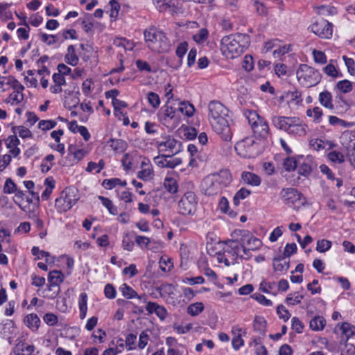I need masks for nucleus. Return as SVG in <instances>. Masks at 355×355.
Wrapping results in <instances>:
<instances>
[{
	"label": "nucleus",
	"instance_id": "680f3d73",
	"mask_svg": "<svg viewBox=\"0 0 355 355\" xmlns=\"http://www.w3.org/2000/svg\"><path fill=\"white\" fill-rule=\"evenodd\" d=\"M277 313L280 319H282L284 322H286L288 320V319L291 317V313L289 311L286 309V307L280 304L277 308Z\"/></svg>",
	"mask_w": 355,
	"mask_h": 355
},
{
	"label": "nucleus",
	"instance_id": "473e14b6",
	"mask_svg": "<svg viewBox=\"0 0 355 355\" xmlns=\"http://www.w3.org/2000/svg\"><path fill=\"white\" fill-rule=\"evenodd\" d=\"M253 328L255 331L264 334L266 329V321L264 318L257 315L253 320Z\"/></svg>",
	"mask_w": 355,
	"mask_h": 355
},
{
	"label": "nucleus",
	"instance_id": "a19ab883",
	"mask_svg": "<svg viewBox=\"0 0 355 355\" xmlns=\"http://www.w3.org/2000/svg\"><path fill=\"white\" fill-rule=\"evenodd\" d=\"M327 158L335 164H343L345 162L344 155L339 151L333 150L327 154Z\"/></svg>",
	"mask_w": 355,
	"mask_h": 355
},
{
	"label": "nucleus",
	"instance_id": "a211bd4d",
	"mask_svg": "<svg viewBox=\"0 0 355 355\" xmlns=\"http://www.w3.org/2000/svg\"><path fill=\"white\" fill-rule=\"evenodd\" d=\"M210 175L218 182V184L223 189L227 187L232 182V175L228 170H220L218 173L210 174Z\"/></svg>",
	"mask_w": 355,
	"mask_h": 355
},
{
	"label": "nucleus",
	"instance_id": "e2e57ef3",
	"mask_svg": "<svg viewBox=\"0 0 355 355\" xmlns=\"http://www.w3.org/2000/svg\"><path fill=\"white\" fill-rule=\"evenodd\" d=\"M223 252L225 253V255L228 257L230 259L232 260L233 263L235 264L237 263V259L239 258L240 254L234 253L232 249H230V248L227 245H225L223 247Z\"/></svg>",
	"mask_w": 355,
	"mask_h": 355
},
{
	"label": "nucleus",
	"instance_id": "37998d69",
	"mask_svg": "<svg viewBox=\"0 0 355 355\" xmlns=\"http://www.w3.org/2000/svg\"><path fill=\"white\" fill-rule=\"evenodd\" d=\"M13 133L16 135L18 133L19 136L23 139L32 137V133L27 128L24 126H14L12 128Z\"/></svg>",
	"mask_w": 355,
	"mask_h": 355
},
{
	"label": "nucleus",
	"instance_id": "864d4df0",
	"mask_svg": "<svg viewBox=\"0 0 355 355\" xmlns=\"http://www.w3.org/2000/svg\"><path fill=\"white\" fill-rule=\"evenodd\" d=\"M17 189V185L12 180L11 178H7L4 186H3V193L6 194H11L14 193Z\"/></svg>",
	"mask_w": 355,
	"mask_h": 355
},
{
	"label": "nucleus",
	"instance_id": "393cba45",
	"mask_svg": "<svg viewBox=\"0 0 355 355\" xmlns=\"http://www.w3.org/2000/svg\"><path fill=\"white\" fill-rule=\"evenodd\" d=\"M64 60L66 62L71 66L78 64L79 58L76 53L75 46L69 45L67 48V53L65 55Z\"/></svg>",
	"mask_w": 355,
	"mask_h": 355
},
{
	"label": "nucleus",
	"instance_id": "052dcab7",
	"mask_svg": "<svg viewBox=\"0 0 355 355\" xmlns=\"http://www.w3.org/2000/svg\"><path fill=\"white\" fill-rule=\"evenodd\" d=\"M6 84L11 86L13 89H24V87L13 76L6 77Z\"/></svg>",
	"mask_w": 355,
	"mask_h": 355
},
{
	"label": "nucleus",
	"instance_id": "8fccbe9b",
	"mask_svg": "<svg viewBox=\"0 0 355 355\" xmlns=\"http://www.w3.org/2000/svg\"><path fill=\"white\" fill-rule=\"evenodd\" d=\"M332 245V243L331 241L327 239H320L317 242V245L315 250L321 253H324L328 251Z\"/></svg>",
	"mask_w": 355,
	"mask_h": 355
},
{
	"label": "nucleus",
	"instance_id": "e433bc0d",
	"mask_svg": "<svg viewBox=\"0 0 355 355\" xmlns=\"http://www.w3.org/2000/svg\"><path fill=\"white\" fill-rule=\"evenodd\" d=\"M306 115L313 118V122L318 123L321 121L323 115L322 110L319 107H315L313 109L306 110Z\"/></svg>",
	"mask_w": 355,
	"mask_h": 355
},
{
	"label": "nucleus",
	"instance_id": "58836bf2",
	"mask_svg": "<svg viewBox=\"0 0 355 355\" xmlns=\"http://www.w3.org/2000/svg\"><path fill=\"white\" fill-rule=\"evenodd\" d=\"M251 191L245 188L240 189L234 195L233 198V203L235 206H238L240 204L241 200L245 199Z\"/></svg>",
	"mask_w": 355,
	"mask_h": 355
},
{
	"label": "nucleus",
	"instance_id": "bf43d9fd",
	"mask_svg": "<svg viewBox=\"0 0 355 355\" xmlns=\"http://www.w3.org/2000/svg\"><path fill=\"white\" fill-rule=\"evenodd\" d=\"M208 37V31L206 28H201L193 35V38L197 43H203Z\"/></svg>",
	"mask_w": 355,
	"mask_h": 355
},
{
	"label": "nucleus",
	"instance_id": "3c124183",
	"mask_svg": "<svg viewBox=\"0 0 355 355\" xmlns=\"http://www.w3.org/2000/svg\"><path fill=\"white\" fill-rule=\"evenodd\" d=\"M340 329L342 330L343 334L346 336L347 339L355 335V326L348 322H343L341 325Z\"/></svg>",
	"mask_w": 355,
	"mask_h": 355
},
{
	"label": "nucleus",
	"instance_id": "13d9d810",
	"mask_svg": "<svg viewBox=\"0 0 355 355\" xmlns=\"http://www.w3.org/2000/svg\"><path fill=\"white\" fill-rule=\"evenodd\" d=\"M323 71L329 76L332 78H338L342 76V74L338 72L335 66L332 64H329L323 68Z\"/></svg>",
	"mask_w": 355,
	"mask_h": 355
},
{
	"label": "nucleus",
	"instance_id": "6ab92c4d",
	"mask_svg": "<svg viewBox=\"0 0 355 355\" xmlns=\"http://www.w3.org/2000/svg\"><path fill=\"white\" fill-rule=\"evenodd\" d=\"M241 179L245 184L252 187H258L261 182V179L259 175L249 171H243L241 173Z\"/></svg>",
	"mask_w": 355,
	"mask_h": 355
},
{
	"label": "nucleus",
	"instance_id": "72a5a7b5",
	"mask_svg": "<svg viewBox=\"0 0 355 355\" xmlns=\"http://www.w3.org/2000/svg\"><path fill=\"white\" fill-rule=\"evenodd\" d=\"M326 324V320L323 317L315 316L309 322L310 328L313 331L322 330Z\"/></svg>",
	"mask_w": 355,
	"mask_h": 355
},
{
	"label": "nucleus",
	"instance_id": "c03bdc74",
	"mask_svg": "<svg viewBox=\"0 0 355 355\" xmlns=\"http://www.w3.org/2000/svg\"><path fill=\"white\" fill-rule=\"evenodd\" d=\"M318 14L321 15H332L336 13V9L330 6L322 5L315 8Z\"/></svg>",
	"mask_w": 355,
	"mask_h": 355
},
{
	"label": "nucleus",
	"instance_id": "603ef678",
	"mask_svg": "<svg viewBox=\"0 0 355 355\" xmlns=\"http://www.w3.org/2000/svg\"><path fill=\"white\" fill-rule=\"evenodd\" d=\"M40 38L43 42L49 46L53 45L60 40L59 35H48L46 33H41Z\"/></svg>",
	"mask_w": 355,
	"mask_h": 355
},
{
	"label": "nucleus",
	"instance_id": "5701e85b",
	"mask_svg": "<svg viewBox=\"0 0 355 355\" xmlns=\"http://www.w3.org/2000/svg\"><path fill=\"white\" fill-rule=\"evenodd\" d=\"M224 244L229 246L230 249H232L234 253L241 254V247L239 236L238 235V238L234 236V231L231 234V239L224 241Z\"/></svg>",
	"mask_w": 355,
	"mask_h": 355
},
{
	"label": "nucleus",
	"instance_id": "c85d7f7f",
	"mask_svg": "<svg viewBox=\"0 0 355 355\" xmlns=\"http://www.w3.org/2000/svg\"><path fill=\"white\" fill-rule=\"evenodd\" d=\"M23 90L14 89L8 98L5 100L6 103H10L11 105H17L21 103L24 99Z\"/></svg>",
	"mask_w": 355,
	"mask_h": 355
},
{
	"label": "nucleus",
	"instance_id": "f257e3e1",
	"mask_svg": "<svg viewBox=\"0 0 355 355\" xmlns=\"http://www.w3.org/2000/svg\"><path fill=\"white\" fill-rule=\"evenodd\" d=\"M209 121L213 130L225 141L232 139V133L230 128L227 116L228 110L221 103L216 101H211L208 105Z\"/></svg>",
	"mask_w": 355,
	"mask_h": 355
},
{
	"label": "nucleus",
	"instance_id": "4c0bfd02",
	"mask_svg": "<svg viewBox=\"0 0 355 355\" xmlns=\"http://www.w3.org/2000/svg\"><path fill=\"white\" fill-rule=\"evenodd\" d=\"M178 113L181 112L182 114H185L187 116H192L193 115L195 108L194 106L189 103V102H182L180 105L178 110Z\"/></svg>",
	"mask_w": 355,
	"mask_h": 355
},
{
	"label": "nucleus",
	"instance_id": "1a4fd4ad",
	"mask_svg": "<svg viewBox=\"0 0 355 355\" xmlns=\"http://www.w3.org/2000/svg\"><path fill=\"white\" fill-rule=\"evenodd\" d=\"M155 145L160 153L175 155L181 150V142L173 136L163 134L155 140Z\"/></svg>",
	"mask_w": 355,
	"mask_h": 355
},
{
	"label": "nucleus",
	"instance_id": "ea45409f",
	"mask_svg": "<svg viewBox=\"0 0 355 355\" xmlns=\"http://www.w3.org/2000/svg\"><path fill=\"white\" fill-rule=\"evenodd\" d=\"M69 153L73 155L77 162L80 161L86 155L87 152L83 149H78L73 145H69L68 147Z\"/></svg>",
	"mask_w": 355,
	"mask_h": 355
},
{
	"label": "nucleus",
	"instance_id": "f704fd0d",
	"mask_svg": "<svg viewBox=\"0 0 355 355\" xmlns=\"http://www.w3.org/2000/svg\"><path fill=\"white\" fill-rule=\"evenodd\" d=\"M44 184L46 186V189L42 192L41 197L43 200H47L55 187V181L53 178L49 177L44 180Z\"/></svg>",
	"mask_w": 355,
	"mask_h": 355
},
{
	"label": "nucleus",
	"instance_id": "aec40b11",
	"mask_svg": "<svg viewBox=\"0 0 355 355\" xmlns=\"http://www.w3.org/2000/svg\"><path fill=\"white\" fill-rule=\"evenodd\" d=\"M6 147L10 149V153L14 157H17L20 153V149L18 148L20 141L15 135L9 136L6 140Z\"/></svg>",
	"mask_w": 355,
	"mask_h": 355
},
{
	"label": "nucleus",
	"instance_id": "2f4dec72",
	"mask_svg": "<svg viewBox=\"0 0 355 355\" xmlns=\"http://www.w3.org/2000/svg\"><path fill=\"white\" fill-rule=\"evenodd\" d=\"M102 185L106 189H112L117 185L125 187L127 185V182L125 180H121L119 178H114L104 180Z\"/></svg>",
	"mask_w": 355,
	"mask_h": 355
},
{
	"label": "nucleus",
	"instance_id": "4be33fe9",
	"mask_svg": "<svg viewBox=\"0 0 355 355\" xmlns=\"http://www.w3.org/2000/svg\"><path fill=\"white\" fill-rule=\"evenodd\" d=\"M119 290L122 293V295L127 299H132L137 297L139 300H143L144 302H146V295L143 296L138 295L137 292L127 284H123L119 288Z\"/></svg>",
	"mask_w": 355,
	"mask_h": 355
},
{
	"label": "nucleus",
	"instance_id": "0e129e2a",
	"mask_svg": "<svg viewBox=\"0 0 355 355\" xmlns=\"http://www.w3.org/2000/svg\"><path fill=\"white\" fill-rule=\"evenodd\" d=\"M159 268L164 272L169 271L173 266L171 259L166 257H162L159 261Z\"/></svg>",
	"mask_w": 355,
	"mask_h": 355
},
{
	"label": "nucleus",
	"instance_id": "423d86ee",
	"mask_svg": "<svg viewBox=\"0 0 355 355\" xmlns=\"http://www.w3.org/2000/svg\"><path fill=\"white\" fill-rule=\"evenodd\" d=\"M296 76L299 83L306 87L317 85L320 82L322 77L318 70L306 64L300 65Z\"/></svg>",
	"mask_w": 355,
	"mask_h": 355
},
{
	"label": "nucleus",
	"instance_id": "7c9ffc66",
	"mask_svg": "<svg viewBox=\"0 0 355 355\" xmlns=\"http://www.w3.org/2000/svg\"><path fill=\"white\" fill-rule=\"evenodd\" d=\"M34 351L35 347L33 345L18 343L15 347V352L17 355H32Z\"/></svg>",
	"mask_w": 355,
	"mask_h": 355
},
{
	"label": "nucleus",
	"instance_id": "cd10ccee",
	"mask_svg": "<svg viewBox=\"0 0 355 355\" xmlns=\"http://www.w3.org/2000/svg\"><path fill=\"white\" fill-rule=\"evenodd\" d=\"M110 146L116 153H123L128 147L126 141L122 139H111L109 141Z\"/></svg>",
	"mask_w": 355,
	"mask_h": 355
},
{
	"label": "nucleus",
	"instance_id": "a878e982",
	"mask_svg": "<svg viewBox=\"0 0 355 355\" xmlns=\"http://www.w3.org/2000/svg\"><path fill=\"white\" fill-rule=\"evenodd\" d=\"M24 322L28 328L31 329L33 331H36L39 327L40 320L37 314L31 313L26 315L24 319Z\"/></svg>",
	"mask_w": 355,
	"mask_h": 355
},
{
	"label": "nucleus",
	"instance_id": "bb28decb",
	"mask_svg": "<svg viewBox=\"0 0 355 355\" xmlns=\"http://www.w3.org/2000/svg\"><path fill=\"white\" fill-rule=\"evenodd\" d=\"M164 187L168 192L174 194L178 191L177 180L171 176H166L164 181Z\"/></svg>",
	"mask_w": 355,
	"mask_h": 355
},
{
	"label": "nucleus",
	"instance_id": "338daca9",
	"mask_svg": "<svg viewBox=\"0 0 355 355\" xmlns=\"http://www.w3.org/2000/svg\"><path fill=\"white\" fill-rule=\"evenodd\" d=\"M304 326L301 320L297 317H293L291 320V328L295 331L297 334H300L303 331Z\"/></svg>",
	"mask_w": 355,
	"mask_h": 355
},
{
	"label": "nucleus",
	"instance_id": "774afa93",
	"mask_svg": "<svg viewBox=\"0 0 355 355\" xmlns=\"http://www.w3.org/2000/svg\"><path fill=\"white\" fill-rule=\"evenodd\" d=\"M122 245L124 250L128 251H132L134 248V242L132 239L129 236L128 233H126L122 240Z\"/></svg>",
	"mask_w": 355,
	"mask_h": 355
},
{
	"label": "nucleus",
	"instance_id": "39448f33",
	"mask_svg": "<svg viewBox=\"0 0 355 355\" xmlns=\"http://www.w3.org/2000/svg\"><path fill=\"white\" fill-rule=\"evenodd\" d=\"M244 115L248 121L257 139H266L270 135V128L268 122L254 110H247Z\"/></svg>",
	"mask_w": 355,
	"mask_h": 355
},
{
	"label": "nucleus",
	"instance_id": "5fc2aeb1",
	"mask_svg": "<svg viewBox=\"0 0 355 355\" xmlns=\"http://www.w3.org/2000/svg\"><path fill=\"white\" fill-rule=\"evenodd\" d=\"M148 103L153 107L157 108L160 105L159 96L157 94L150 92L147 95Z\"/></svg>",
	"mask_w": 355,
	"mask_h": 355
},
{
	"label": "nucleus",
	"instance_id": "ddd939ff",
	"mask_svg": "<svg viewBox=\"0 0 355 355\" xmlns=\"http://www.w3.org/2000/svg\"><path fill=\"white\" fill-rule=\"evenodd\" d=\"M239 236L241 245H243L250 250L255 251L259 250L262 245V242L260 239L255 237L250 232L245 230H234V236L238 238Z\"/></svg>",
	"mask_w": 355,
	"mask_h": 355
},
{
	"label": "nucleus",
	"instance_id": "79ce46f5",
	"mask_svg": "<svg viewBox=\"0 0 355 355\" xmlns=\"http://www.w3.org/2000/svg\"><path fill=\"white\" fill-rule=\"evenodd\" d=\"M273 268L275 271H286L289 268V262L284 259H275Z\"/></svg>",
	"mask_w": 355,
	"mask_h": 355
},
{
	"label": "nucleus",
	"instance_id": "de8ad7c7",
	"mask_svg": "<svg viewBox=\"0 0 355 355\" xmlns=\"http://www.w3.org/2000/svg\"><path fill=\"white\" fill-rule=\"evenodd\" d=\"M336 88L342 93L347 94L352 90V84L348 80H343L337 83Z\"/></svg>",
	"mask_w": 355,
	"mask_h": 355
},
{
	"label": "nucleus",
	"instance_id": "9b49d317",
	"mask_svg": "<svg viewBox=\"0 0 355 355\" xmlns=\"http://www.w3.org/2000/svg\"><path fill=\"white\" fill-rule=\"evenodd\" d=\"M198 198L193 191H187L181 197L178 203V211L182 215H193L198 205Z\"/></svg>",
	"mask_w": 355,
	"mask_h": 355
},
{
	"label": "nucleus",
	"instance_id": "7ed1b4c3",
	"mask_svg": "<svg viewBox=\"0 0 355 355\" xmlns=\"http://www.w3.org/2000/svg\"><path fill=\"white\" fill-rule=\"evenodd\" d=\"M272 124L289 135L302 137L306 134L307 125L297 116H273Z\"/></svg>",
	"mask_w": 355,
	"mask_h": 355
},
{
	"label": "nucleus",
	"instance_id": "9d476101",
	"mask_svg": "<svg viewBox=\"0 0 355 355\" xmlns=\"http://www.w3.org/2000/svg\"><path fill=\"white\" fill-rule=\"evenodd\" d=\"M159 121L168 128H175L180 123V115L178 110L166 104L158 112Z\"/></svg>",
	"mask_w": 355,
	"mask_h": 355
},
{
	"label": "nucleus",
	"instance_id": "4468645a",
	"mask_svg": "<svg viewBox=\"0 0 355 355\" xmlns=\"http://www.w3.org/2000/svg\"><path fill=\"white\" fill-rule=\"evenodd\" d=\"M309 29L322 39H329L333 33V25L327 20L320 19L309 26Z\"/></svg>",
	"mask_w": 355,
	"mask_h": 355
},
{
	"label": "nucleus",
	"instance_id": "6e6552de",
	"mask_svg": "<svg viewBox=\"0 0 355 355\" xmlns=\"http://www.w3.org/2000/svg\"><path fill=\"white\" fill-rule=\"evenodd\" d=\"M78 200L76 190L73 188H67L63 190L60 196L56 198L55 207L60 213L69 210Z\"/></svg>",
	"mask_w": 355,
	"mask_h": 355
},
{
	"label": "nucleus",
	"instance_id": "a18cd8bd",
	"mask_svg": "<svg viewBox=\"0 0 355 355\" xmlns=\"http://www.w3.org/2000/svg\"><path fill=\"white\" fill-rule=\"evenodd\" d=\"M98 199L101 200L102 204L108 209L110 214L112 215L117 214V208L115 207L112 202L107 198L99 196Z\"/></svg>",
	"mask_w": 355,
	"mask_h": 355
},
{
	"label": "nucleus",
	"instance_id": "09e8293b",
	"mask_svg": "<svg viewBox=\"0 0 355 355\" xmlns=\"http://www.w3.org/2000/svg\"><path fill=\"white\" fill-rule=\"evenodd\" d=\"M283 166L286 171H293L297 168V162L294 157H288L284 160Z\"/></svg>",
	"mask_w": 355,
	"mask_h": 355
},
{
	"label": "nucleus",
	"instance_id": "f03ea898",
	"mask_svg": "<svg viewBox=\"0 0 355 355\" xmlns=\"http://www.w3.org/2000/svg\"><path fill=\"white\" fill-rule=\"evenodd\" d=\"M250 43V37L246 34H231L221 39L220 49L227 58L234 59L241 55Z\"/></svg>",
	"mask_w": 355,
	"mask_h": 355
},
{
	"label": "nucleus",
	"instance_id": "69168bd1",
	"mask_svg": "<svg viewBox=\"0 0 355 355\" xmlns=\"http://www.w3.org/2000/svg\"><path fill=\"white\" fill-rule=\"evenodd\" d=\"M343 60L345 62V66L347 68L349 73L352 76L355 75V62L352 58H348L346 55L343 56Z\"/></svg>",
	"mask_w": 355,
	"mask_h": 355
},
{
	"label": "nucleus",
	"instance_id": "b1692460",
	"mask_svg": "<svg viewBox=\"0 0 355 355\" xmlns=\"http://www.w3.org/2000/svg\"><path fill=\"white\" fill-rule=\"evenodd\" d=\"M319 101L320 104L326 108L333 110L334 104L332 95L328 91H324L319 94Z\"/></svg>",
	"mask_w": 355,
	"mask_h": 355
},
{
	"label": "nucleus",
	"instance_id": "f3484780",
	"mask_svg": "<svg viewBox=\"0 0 355 355\" xmlns=\"http://www.w3.org/2000/svg\"><path fill=\"white\" fill-rule=\"evenodd\" d=\"M173 155L169 153L159 155L154 158V161L155 164L159 167L173 168L176 166L179 165L181 163V161L177 158L171 159V158Z\"/></svg>",
	"mask_w": 355,
	"mask_h": 355
},
{
	"label": "nucleus",
	"instance_id": "dca6fc26",
	"mask_svg": "<svg viewBox=\"0 0 355 355\" xmlns=\"http://www.w3.org/2000/svg\"><path fill=\"white\" fill-rule=\"evenodd\" d=\"M202 189L207 196L217 195L223 190L218 182L210 175H207L202 182Z\"/></svg>",
	"mask_w": 355,
	"mask_h": 355
},
{
	"label": "nucleus",
	"instance_id": "49530a36",
	"mask_svg": "<svg viewBox=\"0 0 355 355\" xmlns=\"http://www.w3.org/2000/svg\"><path fill=\"white\" fill-rule=\"evenodd\" d=\"M105 166V162L103 159H100L98 163L94 162H89L87 164L86 171L89 173L96 171V173H99Z\"/></svg>",
	"mask_w": 355,
	"mask_h": 355
},
{
	"label": "nucleus",
	"instance_id": "0eeeda50",
	"mask_svg": "<svg viewBox=\"0 0 355 355\" xmlns=\"http://www.w3.org/2000/svg\"><path fill=\"white\" fill-rule=\"evenodd\" d=\"M234 148L244 158H254L261 153L259 144L255 141L253 137H246L237 142Z\"/></svg>",
	"mask_w": 355,
	"mask_h": 355
},
{
	"label": "nucleus",
	"instance_id": "4d7b16f0",
	"mask_svg": "<svg viewBox=\"0 0 355 355\" xmlns=\"http://www.w3.org/2000/svg\"><path fill=\"white\" fill-rule=\"evenodd\" d=\"M187 47H188V44L186 42H181L178 46L176 51H175V53H176L177 56L180 58V62H179V64L178 67L181 65L182 58L185 55L186 52L187 51Z\"/></svg>",
	"mask_w": 355,
	"mask_h": 355
},
{
	"label": "nucleus",
	"instance_id": "20e7f679",
	"mask_svg": "<svg viewBox=\"0 0 355 355\" xmlns=\"http://www.w3.org/2000/svg\"><path fill=\"white\" fill-rule=\"evenodd\" d=\"M144 35L148 47L152 51L164 53L169 50L170 42L163 31L153 26L145 30Z\"/></svg>",
	"mask_w": 355,
	"mask_h": 355
},
{
	"label": "nucleus",
	"instance_id": "412c9836",
	"mask_svg": "<svg viewBox=\"0 0 355 355\" xmlns=\"http://www.w3.org/2000/svg\"><path fill=\"white\" fill-rule=\"evenodd\" d=\"M141 170L138 172L137 177L142 180L148 181L154 176L153 167L149 163L143 161L141 164Z\"/></svg>",
	"mask_w": 355,
	"mask_h": 355
},
{
	"label": "nucleus",
	"instance_id": "f8f14e48",
	"mask_svg": "<svg viewBox=\"0 0 355 355\" xmlns=\"http://www.w3.org/2000/svg\"><path fill=\"white\" fill-rule=\"evenodd\" d=\"M284 203L289 207H300L306 204L302 193L295 188H284L279 193Z\"/></svg>",
	"mask_w": 355,
	"mask_h": 355
},
{
	"label": "nucleus",
	"instance_id": "6e6d98bb",
	"mask_svg": "<svg viewBox=\"0 0 355 355\" xmlns=\"http://www.w3.org/2000/svg\"><path fill=\"white\" fill-rule=\"evenodd\" d=\"M303 298L302 295L295 293L293 295L289 294L286 298V302L288 305H295L300 304Z\"/></svg>",
	"mask_w": 355,
	"mask_h": 355
},
{
	"label": "nucleus",
	"instance_id": "c756f323",
	"mask_svg": "<svg viewBox=\"0 0 355 355\" xmlns=\"http://www.w3.org/2000/svg\"><path fill=\"white\" fill-rule=\"evenodd\" d=\"M78 306L80 309V318L84 319L86 317L87 311V295L86 293H81L78 299Z\"/></svg>",
	"mask_w": 355,
	"mask_h": 355
},
{
	"label": "nucleus",
	"instance_id": "2eb2a0df",
	"mask_svg": "<svg viewBox=\"0 0 355 355\" xmlns=\"http://www.w3.org/2000/svg\"><path fill=\"white\" fill-rule=\"evenodd\" d=\"M64 275L61 271L53 270L51 271L48 275V289L50 291H53L51 297H55L60 293V285L64 281Z\"/></svg>",
	"mask_w": 355,
	"mask_h": 355
},
{
	"label": "nucleus",
	"instance_id": "c9c22d12",
	"mask_svg": "<svg viewBox=\"0 0 355 355\" xmlns=\"http://www.w3.org/2000/svg\"><path fill=\"white\" fill-rule=\"evenodd\" d=\"M205 306L202 302H195L191 304L188 307L187 312L191 316H197L204 311Z\"/></svg>",
	"mask_w": 355,
	"mask_h": 355
}]
</instances>
